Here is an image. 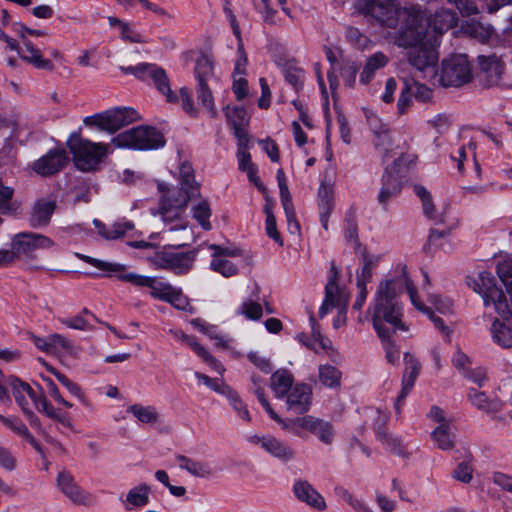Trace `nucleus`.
Wrapping results in <instances>:
<instances>
[{"label":"nucleus","mask_w":512,"mask_h":512,"mask_svg":"<svg viewBox=\"0 0 512 512\" xmlns=\"http://www.w3.org/2000/svg\"><path fill=\"white\" fill-rule=\"evenodd\" d=\"M404 290L417 310L425 309V305L418 300L417 290L408 277L406 266L402 265L397 277L379 283L370 304L372 324L376 332L408 330L402 322V306L397 299Z\"/></svg>","instance_id":"nucleus-1"},{"label":"nucleus","mask_w":512,"mask_h":512,"mask_svg":"<svg viewBox=\"0 0 512 512\" xmlns=\"http://www.w3.org/2000/svg\"><path fill=\"white\" fill-rule=\"evenodd\" d=\"M356 9L365 17L390 29H395L401 21L395 38L398 46L414 44L423 35L424 16L420 7H401L398 0H357Z\"/></svg>","instance_id":"nucleus-2"},{"label":"nucleus","mask_w":512,"mask_h":512,"mask_svg":"<svg viewBox=\"0 0 512 512\" xmlns=\"http://www.w3.org/2000/svg\"><path fill=\"white\" fill-rule=\"evenodd\" d=\"M179 173L182 184L180 189L167 188L163 183L158 185L159 190L165 192L159 203V213L162 221L166 223H171L174 220L180 221V224L171 227V230L186 229L187 224L182 220V215L185 213L189 198L195 196L198 192L191 165L184 163L180 167Z\"/></svg>","instance_id":"nucleus-3"},{"label":"nucleus","mask_w":512,"mask_h":512,"mask_svg":"<svg viewBox=\"0 0 512 512\" xmlns=\"http://www.w3.org/2000/svg\"><path fill=\"white\" fill-rule=\"evenodd\" d=\"M120 70L124 74L134 75L142 81H151L156 89L166 97L169 103L181 101L182 109L190 116H197V108L195 107L191 92L186 87H182L179 96L174 93L169 84L166 72L161 67L152 63H139L135 66H121Z\"/></svg>","instance_id":"nucleus-4"},{"label":"nucleus","mask_w":512,"mask_h":512,"mask_svg":"<svg viewBox=\"0 0 512 512\" xmlns=\"http://www.w3.org/2000/svg\"><path fill=\"white\" fill-rule=\"evenodd\" d=\"M6 385L9 387V394H12L16 404L27 417H35L32 410V406H34L39 412L45 414L49 418L56 420L63 425L70 426V422L67 420L65 415L55 409L52 404L48 402L42 388H39V390L36 391L28 383L14 375L8 376Z\"/></svg>","instance_id":"nucleus-5"},{"label":"nucleus","mask_w":512,"mask_h":512,"mask_svg":"<svg viewBox=\"0 0 512 512\" xmlns=\"http://www.w3.org/2000/svg\"><path fill=\"white\" fill-rule=\"evenodd\" d=\"M467 283L482 298L485 307L493 306L499 316L509 313L506 294L491 272L480 271L475 276L468 277Z\"/></svg>","instance_id":"nucleus-6"},{"label":"nucleus","mask_w":512,"mask_h":512,"mask_svg":"<svg viewBox=\"0 0 512 512\" xmlns=\"http://www.w3.org/2000/svg\"><path fill=\"white\" fill-rule=\"evenodd\" d=\"M68 144L76 167L84 172L96 169L103 157L113 151L111 143H94L77 135L72 136Z\"/></svg>","instance_id":"nucleus-7"},{"label":"nucleus","mask_w":512,"mask_h":512,"mask_svg":"<svg viewBox=\"0 0 512 512\" xmlns=\"http://www.w3.org/2000/svg\"><path fill=\"white\" fill-rule=\"evenodd\" d=\"M111 144L114 148L151 150L163 147L165 139L156 128L138 126L118 134L111 140Z\"/></svg>","instance_id":"nucleus-8"},{"label":"nucleus","mask_w":512,"mask_h":512,"mask_svg":"<svg viewBox=\"0 0 512 512\" xmlns=\"http://www.w3.org/2000/svg\"><path fill=\"white\" fill-rule=\"evenodd\" d=\"M325 297L322 301V317L333 311V306L349 305L350 291L343 278L342 269L334 260L326 272Z\"/></svg>","instance_id":"nucleus-9"},{"label":"nucleus","mask_w":512,"mask_h":512,"mask_svg":"<svg viewBox=\"0 0 512 512\" xmlns=\"http://www.w3.org/2000/svg\"><path fill=\"white\" fill-rule=\"evenodd\" d=\"M138 118L139 115L133 108L116 107L108 109L102 113L86 117L84 119V124L108 133H115L117 130L129 125Z\"/></svg>","instance_id":"nucleus-10"},{"label":"nucleus","mask_w":512,"mask_h":512,"mask_svg":"<svg viewBox=\"0 0 512 512\" xmlns=\"http://www.w3.org/2000/svg\"><path fill=\"white\" fill-rule=\"evenodd\" d=\"M473 78L472 68L466 55L458 54L442 61L439 82L444 87H460Z\"/></svg>","instance_id":"nucleus-11"},{"label":"nucleus","mask_w":512,"mask_h":512,"mask_svg":"<svg viewBox=\"0 0 512 512\" xmlns=\"http://www.w3.org/2000/svg\"><path fill=\"white\" fill-rule=\"evenodd\" d=\"M423 35L414 44L404 46L409 48L406 54L408 63L420 72L433 71L438 61V53L433 45L423 42L426 35V29L422 24Z\"/></svg>","instance_id":"nucleus-12"},{"label":"nucleus","mask_w":512,"mask_h":512,"mask_svg":"<svg viewBox=\"0 0 512 512\" xmlns=\"http://www.w3.org/2000/svg\"><path fill=\"white\" fill-rule=\"evenodd\" d=\"M118 279L124 282H128L139 288H149L150 295L153 298L165 302L167 301L170 294L173 292V289L175 288L168 282L164 281L162 278L140 275L134 272L124 271V273L118 274Z\"/></svg>","instance_id":"nucleus-13"},{"label":"nucleus","mask_w":512,"mask_h":512,"mask_svg":"<svg viewBox=\"0 0 512 512\" xmlns=\"http://www.w3.org/2000/svg\"><path fill=\"white\" fill-rule=\"evenodd\" d=\"M54 245L53 240L49 237L32 232L18 233L11 240V246L17 259L22 255H31L37 250H49Z\"/></svg>","instance_id":"nucleus-14"},{"label":"nucleus","mask_w":512,"mask_h":512,"mask_svg":"<svg viewBox=\"0 0 512 512\" xmlns=\"http://www.w3.org/2000/svg\"><path fill=\"white\" fill-rule=\"evenodd\" d=\"M59 490L74 504L88 506L94 502L93 496L83 490L74 480L71 473L61 471L57 476Z\"/></svg>","instance_id":"nucleus-15"},{"label":"nucleus","mask_w":512,"mask_h":512,"mask_svg":"<svg viewBox=\"0 0 512 512\" xmlns=\"http://www.w3.org/2000/svg\"><path fill=\"white\" fill-rule=\"evenodd\" d=\"M404 364L405 370L402 377V388L394 403V407L397 413H400L401 406L403 405L407 395L414 387L421 370V363L411 353L406 352L404 354Z\"/></svg>","instance_id":"nucleus-16"},{"label":"nucleus","mask_w":512,"mask_h":512,"mask_svg":"<svg viewBox=\"0 0 512 512\" xmlns=\"http://www.w3.org/2000/svg\"><path fill=\"white\" fill-rule=\"evenodd\" d=\"M249 443L260 446L271 456L282 461H289L294 457V451L284 442L272 435H250L247 437Z\"/></svg>","instance_id":"nucleus-17"},{"label":"nucleus","mask_w":512,"mask_h":512,"mask_svg":"<svg viewBox=\"0 0 512 512\" xmlns=\"http://www.w3.org/2000/svg\"><path fill=\"white\" fill-rule=\"evenodd\" d=\"M169 333L173 338L189 346L212 370L220 375L225 372V367L207 349L202 346L194 336L187 335L182 330L170 329Z\"/></svg>","instance_id":"nucleus-18"},{"label":"nucleus","mask_w":512,"mask_h":512,"mask_svg":"<svg viewBox=\"0 0 512 512\" xmlns=\"http://www.w3.org/2000/svg\"><path fill=\"white\" fill-rule=\"evenodd\" d=\"M276 177L280 192L281 204L287 219L288 230L292 234L299 233L300 224L296 219V212L292 201V195L289 191L286 177L282 169H278Z\"/></svg>","instance_id":"nucleus-19"},{"label":"nucleus","mask_w":512,"mask_h":512,"mask_svg":"<svg viewBox=\"0 0 512 512\" xmlns=\"http://www.w3.org/2000/svg\"><path fill=\"white\" fill-rule=\"evenodd\" d=\"M224 112L227 122L233 127L238 146H246L249 142L246 132V126L249 123V116L247 115L246 110L243 107L227 106L225 107Z\"/></svg>","instance_id":"nucleus-20"},{"label":"nucleus","mask_w":512,"mask_h":512,"mask_svg":"<svg viewBox=\"0 0 512 512\" xmlns=\"http://www.w3.org/2000/svg\"><path fill=\"white\" fill-rule=\"evenodd\" d=\"M312 404V390L306 384H296L287 394V410L295 414L306 413Z\"/></svg>","instance_id":"nucleus-21"},{"label":"nucleus","mask_w":512,"mask_h":512,"mask_svg":"<svg viewBox=\"0 0 512 512\" xmlns=\"http://www.w3.org/2000/svg\"><path fill=\"white\" fill-rule=\"evenodd\" d=\"M403 157L394 161L393 171L385 170L382 177V187L378 195V201L381 205L385 206L391 198L397 196L401 191V179L399 172L395 171L396 167L400 165Z\"/></svg>","instance_id":"nucleus-22"},{"label":"nucleus","mask_w":512,"mask_h":512,"mask_svg":"<svg viewBox=\"0 0 512 512\" xmlns=\"http://www.w3.org/2000/svg\"><path fill=\"white\" fill-rule=\"evenodd\" d=\"M151 488L146 483H140L131 487L125 495H120L118 500L125 509L129 512L134 509H141L148 505L150 501Z\"/></svg>","instance_id":"nucleus-23"},{"label":"nucleus","mask_w":512,"mask_h":512,"mask_svg":"<svg viewBox=\"0 0 512 512\" xmlns=\"http://www.w3.org/2000/svg\"><path fill=\"white\" fill-rule=\"evenodd\" d=\"M502 319H494L490 327L491 337L497 345L502 348H512V310L509 306V313L500 316Z\"/></svg>","instance_id":"nucleus-24"},{"label":"nucleus","mask_w":512,"mask_h":512,"mask_svg":"<svg viewBox=\"0 0 512 512\" xmlns=\"http://www.w3.org/2000/svg\"><path fill=\"white\" fill-rule=\"evenodd\" d=\"M366 119L371 132L375 136L376 149L386 154L392 146L388 125L373 112L366 113Z\"/></svg>","instance_id":"nucleus-25"},{"label":"nucleus","mask_w":512,"mask_h":512,"mask_svg":"<svg viewBox=\"0 0 512 512\" xmlns=\"http://www.w3.org/2000/svg\"><path fill=\"white\" fill-rule=\"evenodd\" d=\"M157 258L160 268L173 270L177 274L188 272L194 262V256L190 253L165 252L159 254Z\"/></svg>","instance_id":"nucleus-26"},{"label":"nucleus","mask_w":512,"mask_h":512,"mask_svg":"<svg viewBox=\"0 0 512 512\" xmlns=\"http://www.w3.org/2000/svg\"><path fill=\"white\" fill-rule=\"evenodd\" d=\"M67 155L64 150H51L38 159L33 169L40 175H52L60 171L67 163Z\"/></svg>","instance_id":"nucleus-27"},{"label":"nucleus","mask_w":512,"mask_h":512,"mask_svg":"<svg viewBox=\"0 0 512 512\" xmlns=\"http://www.w3.org/2000/svg\"><path fill=\"white\" fill-rule=\"evenodd\" d=\"M378 415L377 423L375 424L374 431L377 440H379L386 448L398 456H406L405 446L402 440L394 435L389 434L382 429V426L388 421V416L380 411H376Z\"/></svg>","instance_id":"nucleus-28"},{"label":"nucleus","mask_w":512,"mask_h":512,"mask_svg":"<svg viewBox=\"0 0 512 512\" xmlns=\"http://www.w3.org/2000/svg\"><path fill=\"white\" fill-rule=\"evenodd\" d=\"M23 47L19 50V57L31 64L36 69L48 70L51 71L54 68V65L51 60L44 58L40 49L37 48L33 42L28 39L24 33L21 34Z\"/></svg>","instance_id":"nucleus-29"},{"label":"nucleus","mask_w":512,"mask_h":512,"mask_svg":"<svg viewBox=\"0 0 512 512\" xmlns=\"http://www.w3.org/2000/svg\"><path fill=\"white\" fill-rule=\"evenodd\" d=\"M477 61L481 72L485 74L487 84L489 86L498 84L504 72L501 57L496 54L479 55Z\"/></svg>","instance_id":"nucleus-30"},{"label":"nucleus","mask_w":512,"mask_h":512,"mask_svg":"<svg viewBox=\"0 0 512 512\" xmlns=\"http://www.w3.org/2000/svg\"><path fill=\"white\" fill-rule=\"evenodd\" d=\"M55 208L56 198L53 196H47L37 200L31 212V225L34 227L47 225Z\"/></svg>","instance_id":"nucleus-31"},{"label":"nucleus","mask_w":512,"mask_h":512,"mask_svg":"<svg viewBox=\"0 0 512 512\" xmlns=\"http://www.w3.org/2000/svg\"><path fill=\"white\" fill-rule=\"evenodd\" d=\"M422 14L424 16L423 25L426 27L425 22L427 21L428 25L437 33H443L452 28L458 20L456 13L449 9L436 11L429 19H426L423 11Z\"/></svg>","instance_id":"nucleus-32"},{"label":"nucleus","mask_w":512,"mask_h":512,"mask_svg":"<svg viewBox=\"0 0 512 512\" xmlns=\"http://www.w3.org/2000/svg\"><path fill=\"white\" fill-rule=\"evenodd\" d=\"M343 233L346 243L353 248L355 253H360V251L366 250L359 240L357 217L353 209H349L346 212L343 224Z\"/></svg>","instance_id":"nucleus-33"},{"label":"nucleus","mask_w":512,"mask_h":512,"mask_svg":"<svg viewBox=\"0 0 512 512\" xmlns=\"http://www.w3.org/2000/svg\"><path fill=\"white\" fill-rule=\"evenodd\" d=\"M175 459L181 470L187 471L194 477L209 478L213 475V469L208 462L195 460L179 454L175 456Z\"/></svg>","instance_id":"nucleus-34"},{"label":"nucleus","mask_w":512,"mask_h":512,"mask_svg":"<svg viewBox=\"0 0 512 512\" xmlns=\"http://www.w3.org/2000/svg\"><path fill=\"white\" fill-rule=\"evenodd\" d=\"M462 32L481 43H487L493 36L494 30L490 24H484L475 19L466 20L461 25Z\"/></svg>","instance_id":"nucleus-35"},{"label":"nucleus","mask_w":512,"mask_h":512,"mask_svg":"<svg viewBox=\"0 0 512 512\" xmlns=\"http://www.w3.org/2000/svg\"><path fill=\"white\" fill-rule=\"evenodd\" d=\"M430 437L437 448L446 451L455 446V432L451 423H442L431 432Z\"/></svg>","instance_id":"nucleus-36"},{"label":"nucleus","mask_w":512,"mask_h":512,"mask_svg":"<svg viewBox=\"0 0 512 512\" xmlns=\"http://www.w3.org/2000/svg\"><path fill=\"white\" fill-rule=\"evenodd\" d=\"M320 426V420L313 416H304L287 420V423H283V429L287 430L294 435L303 436L304 432L316 433Z\"/></svg>","instance_id":"nucleus-37"},{"label":"nucleus","mask_w":512,"mask_h":512,"mask_svg":"<svg viewBox=\"0 0 512 512\" xmlns=\"http://www.w3.org/2000/svg\"><path fill=\"white\" fill-rule=\"evenodd\" d=\"M292 490L299 501L306 503L312 508H318L320 506L319 493L309 482L301 479L296 480Z\"/></svg>","instance_id":"nucleus-38"},{"label":"nucleus","mask_w":512,"mask_h":512,"mask_svg":"<svg viewBox=\"0 0 512 512\" xmlns=\"http://www.w3.org/2000/svg\"><path fill=\"white\" fill-rule=\"evenodd\" d=\"M270 380V387L277 398H283L293 388V376L286 369L275 371Z\"/></svg>","instance_id":"nucleus-39"},{"label":"nucleus","mask_w":512,"mask_h":512,"mask_svg":"<svg viewBox=\"0 0 512 512\" xmlns=\"http://www.w3.org/2000/svg\"><path fill=\"white\" fill-rule=\"evenodd\" d=\"M91 320H97V318L86 308H84L78 315L58 318V321L65 327L81 331H88L92 329Z\"/></svg>","instance_id":"nucleus-40"},{"label":"nucleus","mask_w":512,"mask_h":512,"mask_svg":"<svg viewBox=\"0 0 512 512\" xmlns=\"http://www.w3.org/2000/svg\"><path fill=\"white\" fill-rule=\"evenodd\" d=\"M361 255L362 266L356 273V286H367L373 276V268L377 265V259L370 256L366 250L357 253Z\"/></svg>","instance_id":"nucleus-41"},{"label":"nucleus","mask_w":512,"mask_h":512,"mask_svg":"<svg viewBox=\"0 0 512 512\" xmlns=\"http://www.w3.org/2000/svg\"><path fill=\"white\" fill-rule=\"evenodd\" d=\"M75 255L77 258L85 261L86 263L98 268L103 272H106V276L115 275L118 278V274L124 273L126 269L124 264L103 261L80 253H76Z\"/></svg>","instance_id":"nucleus-42"},{"label":"nucleus","mask_w":512,"mask_h":512,"mask_svg":"<svg viewBox=\"0 0 512 512\" xmlns=\"http://www.w3.org/2000/svg\"><path fill=\"white\" fill-rule=\"evenodd\" d=\"M324 51L331 65V68L327 72V78L330 83V88L335 89L338 86V70L343 66L341 63V53L339 50H333L330 47H326Z\"/></svg>","instance_id":"nucleus-43"},{"label":"nucleus","mask_w":512,"mask_h":512,"mask_svg":"<svg viewBox=\"0 0 512 512\" xmlns=\"http://www.w3.org/2000/svg\"><path fill=\"white\" fill-rule=\"evenodd\" d=\"M49 344V355L61 357L73 351L72 342L61 334L49 335Z\"/></svg>","instance_id":"nucleus-44"},{"label":"nucleus","mask_w":512,"mask_h":512,"mask_svg":"<svg viewBox=\"0 0 512 512\" xmlns=\"http://www.w3.org/2000/svg\"><path fill=\"white\" fill-rule=\"evenodd\" d=\"M127 412L132 414L139 422L145 424L156 423L159 418L157 409L153 406L133 404L128 406Z\"/></svg>","instance_id":"nucleus-45"},{"label":"nucleus","mask_w":512,"mask_h":512,"mask_svg":"<svg viewBox=\"0 0 512 512\" xmlns=\"http://www.w3.org/2000/svg\"><path fill=\"white\" fill-rule=\"evenodd\" d=\"M378 337L381 340L382 348L385 352V358L388 363L396 364L400 359V351L395 345L394 341L391 339L392 334L394 332L390 331H382L376 332Z\"/></svg>","instance_id":"nucleus-46"},{"label":"nucleus","mask_w":512,"mask_h":512,"mask_svg":"<svg viewBox=\"0 0 512 512\" xmlns=\"http://www.w3.org/2000/svg\"><path fill=\"white\" fill-rule=\"evenodd\" d=\"M342 372L332 365H322V386H325L336 393L340 390Z\"/></svg>","instance_id":"nucleus-47"},{"label":"nucleus","mask_w":512,"mask_h":512,"mask_svg":"<svg viewBox=\"0 0 512 512\" xmlns=\"http://www.w3.org/2000/svg\"><path fill=\"white\" fill-rule=\"evenodd\" d=\"M210 268L224 277H232L238 274V266L230 259L212 257Z\"/></svg>","instance_id":"nucleus-48"},{"label":"nucleus","mask_w":512,"mask_h":512,"mask_svg":"<svg viewBox=\"0 0 512 512\" xmlns=\"http://www.w3.org/2000/svg\"><path fill=\"white\" fill-rule=\"evenodd\" d=\"M224 396L227 398L230 406L237 413L239 418L246 422L251 420V416L246 404L243 402L236 391L230 387L229 391H227Z\"/></svg>","instance_id":"nucleus-49"},{"label":"nucleus","mask_w":512,"mask_h":512,"mask_svg":"<svg viewBox=\"0 0 512 512\" xmlns=\"http://www.w3.org/2000/svg\"><path fill=\"white\" fill-rule=\"evenodd\" d=\"M213 61L205 54H202L196 62L195 76L198 83H206V81L213 75Z\"/></svg>","instance_id":"nucleus-50"},{"label":"nucleus","mask_w":512,"mask_h":512,"mask_svg":"<svg viewBox=\"0 0 512 512\" xmlns=\"http://www.w3.org/2000/svg\"><path fill=\"white\" fill-rule=\"evenodd\" d=\"M413 191L421 199L425 216L429 219H436V209L430 192L422 185H414Z\"/></svg>","instance_id":"nucleus-51"},{"label":"nucleus","mask_w":512,"mask_h":512,"mask_svg":"<svg viewBox=\"0 0 512 512\" xmlns=\"http://www.w3.org/2000/svg\"><path fill=\"white\" fill-rule=\"evenodd\" d=\"M193 217L198 221L201 227L205 230L211 229V223L209 221L211 217V209L207 201H199L192 207Z\"/></svg>","instance_id":"nucleus-52"},{"label":"nucleus","mask_w":512,"mask_h":512,"mask_svg":"<svg viewBox=\"0 0 512 512\" xmlns=\"http://www.w3.org/2000/svg\"><path fill=\"white\" fill-rule=\"evenodd\" d=\"M496 272L507 292L512 296V258L505 259L497 264Z\"/></svg>","instance_id":"nucleus-53"},{"label":"nucleus","mask_w":512,"mask_h":512,"mask_svg":"<svg viewBox=\"0 0 512 512\" xmlns=\"http://www.w3.org/2000/svg\"><path fill=\"white\" fill-rule=\"evenodd\" d=\"M194 376L200 383H203L205 386L220 395L224 396L226 392L229 391L230 386L227 385L222 379L211 378L200 372H195Z\"/></svg>","instance_id":"nucleus-54"},{"label":"nucleus","mask_w":512,"mask_h":512,"mask_svg":"<svg viewBox=\"0 0 512 512\" xmlns=\"http://www.w3.org/2000/svg\"><path fill=\"white\" fill-rule=\"evenodd\" d=\"M334 185L329 179L322 183V217L329 215L334 209Z\"/></svg>","instance_id":"nucleus-55"},{"label":"nucleus","mask_w":512,"mask_h":512,"mask_svg":"<svg viewBox=\"0 0 512 512\" xmlns=\"http://www.w3.org/2000/svg\"><path fill=\"white\" fill-rule=\"evenodd\" d=\"M309 321L312 327L313 334L308 335L306 333H299L296 335V339L302 344V346L313 351L314 353H317V346L319 343V339L317 337L316 332L317 322L313 315H310Z\"/></svg>","instance_id":"nucleus-56"},{"label":"nucleus","mask_w":512,"mask_h":512,"mask_svg":"<svg viewBox=\"0 0 512 512\" xmlns=\"http://www.w3.org/2000/svg\"><path fill=\"white\" fill-rule=\"evenodd\" d=\"M166 302L178 310L186 311L190 314L195 312V309L190 305L188 298L183 295L180 288L175 287Z\"/></svg>","instance_id":"nucleus-57"},{"label":"nucleus","mask_w":512,"mask_h":512,"mask_svg":"<svg viewBox=\"0 0 512 512\" xmlns=\"http://www.w3.org/2000/svg\"><path fill=\"white\" fill-rule=\"evenodd\" d=\"M60 383L68 390L70 394L76 397L87 409L93 410V405L91 401L86 397L82 388L77 383L70 380L67 376L64 379H61Z\"/></svg>","instance_id":"nucleus-58"},{"label":"nucleus","mask_w":512,"mask_h":512,"mask_svg":"<svg viewBox=\"0 0 512 512\" xmlns=\"http://www.w3.org/2000/svg\"><path fill=\"white\" fill-rule=\"evenodd\" d=\"M237 312L249 320H258L262 317L263 310L259 303L249 299L238 307Z\"/></svg>","instance_id":"nucleus-59"},{"label":"nucleus","mask_w":512,"mask_h":512,"mask_svg":"<svg viewBox=\"0 0 512 512\" xmlns=\"http://www.w3.org/2000/svg\"><path fill=\"white\" fill-rule=\"evenodd\" d=\"M198 100L201 105L214 117L216 115V108L214 105V99L211 91L207 87L206 83H198Z\"/></svg>","instance_id":"nucleus-60"},{"label":"nucleus","mask_w":512,"mask_h":512,"mask_svg":"<svg viewBox=\"0 0 512 512\" xmlns=\"http://www.w3.org/2000/svg\"><path fill=\"white\" fill-rule=\"evenodd\" d=\"M412 85L409 79H404L403 87L397 102V110L399 114H404L412 104Z\"/></svg>","instance_id":"nucleus-61"},{"label":"nucleus","mask_w":512,"mask_h":512,"mask_svg":"<svg viewBox=\"0 0 512 512\" xmlns=\"http://www.w3.org/2000/svg\"><path fill=\"white\" fill-rule=\"evenodd\" d=\"M0 420L6 427L10 428L18 435L32 439V435L30 434L28 428L18 417H5L0 415Z\"/></svg>","instance_id":"nucleus-62"},{"label":"nucleus","mask_w":512,"mask_h":512,"mask_svg":"<svg viewBox=\"0 0 512 512\" xmlns=\"http://www.w3.org/2000/svg\"><path fill=\"white\" fill-rule=\"evenodd\" d=\"M110 234L106 235V240H115L123 237L128 231L134 229V224L131 221L122 219L109 225Z\"/></svg>","instance_id":"nucleus-63"},{"label":"nucleus","mask_w":512,"mask_h":512,"mask_svg":"<svg viewBox=\"0 0 512 512\" xmlns=\"http://www.w3.org/2000/svg\"><path fill=\"white\" fill-rule=\"evenodd\" d=\"M285 80L295 89L299 87L303 79V71L291 64H286L282 68Z\"/></svg>","instance_id":"nucleus-64"}]
</instances>
